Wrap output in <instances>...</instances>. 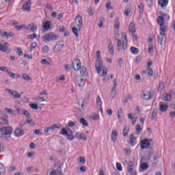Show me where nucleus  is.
<instances>
[{"label": "nucleus", "instance_id": "nucleus-1", "mask_svg": "<svg viewBox=\"0 0 175 175\" xmlns=\"http://www.w3.org/2000/svg\"><path fill=\"white\" fill-rule=\"evenodd\" d=\"M165 18L166 20H170V16L167 15V14H163L162 16H159L157 21L158 24L160 25V34L157 37V42L159 44H163V43H166V28H167V25L165 23Z\"/></svg>", "mask_w": 175, "mask_h": 175}, {"label": "nucleus", "instance_id": "nucleus-2", "mask_svg": "<svg viewBox=\"0 0 175 175\" xmlns=\"http://www.w3.org/2000/svg\"><path fill=\"white\" fill-rule=\"evenodd\" d=\"M95 67L97 73L100 74V72H103L101 74H100L101 77H104V76L107 75V68H106V67H103V62L102 61V59H100V51H98L96 53Z\"/></svg>", "mask_w": 175, "mask_h": 175}, {"label": "nucleus", "instance_id": "nucleus-3", "mask_svg": "<svg viewBox=\"0 0 175 175\" xmlns=\"http://www.w3.org/2000/svg\"><path fill=\"white\" fill-rule=\"evenodd\" d=\"M75 23L77 27H72V32L77 38H79V31H81L83 28V17L80 15L77 16L75 19Z\"/></svg>", "mask_w": 175, "mask_h": 175}, {"label": "nucleus", "instance_id": "nucleus-4", "mask_svg": "<svg viewBox=\"0 0 175 175\" xmlns=\"http://www.w3.org/2000/svg\"><path fill=\"white\" fill-rule=\"evenodd\" d=\"M59 36L54 33H46L45 36L42 37L43 42L47 43L49 42H51L53 40H58Z\"/></svg>", "mask_w": 175, "mask_h": 175}, {"label": "nucleus", "instance_id": "nucleus-5", "mask_svg": "<svg viewBox=\"0 0 175 175\" xmlns=\"http://www.w3.org/2000/svg\"><path fill=\"white\" fill-rule=\"evenodd\" d=\"M152 139H144L140 142L142 150H146V148H152Z\"/></svg>", "mask_w": 175, "mask_h": 175}, {"label": "nucleus", "instance_id": "nucleus-6", "mask_svg": "<svg viewBox=\"0 0 175 175\" xmlns=\"http://www.w3.org/2000/svg\"><path fill=\"white\" fill-rule=\"evenodd\" d=\"M0 133L3 136H10L13 133V128L11 126H3L0 128Z\"/></svg>", "mask_w": 175, "mask_h": 175}, {"label": "nucleus", "instance_id": "nucleus-7", "mask_svg": "<svg viewBox=\"0 0 175 175\" xmlns=\"http://www.w3.org/2000/svg\"><path fill=\"white\" fill-rule=\"evenodd\" d=\"M128 49V43H126V41L122 42L121 40H118L116 42V50L117 51H121V50H123L125 51Z\"/></svg>", "mask_w": 175, "mask_h": 175}, {"label": "nucleus", "instance_id": "nucleus-8", "mask_svg": "<svg viewBox=\"0 0 175 175\" xmlns=\"http://www.w3.org/2000/svg\"><path fill=\"white\" fill-rule=\"evenodd\" d=\"M16 111L20 116H25V117H27V118H31V113H29V111H28L27 109L16 107Z\"/></svg>", "mask_w": 175, "mask_h": 175}, {"label": "nucleus", "instance_id": "nucleus-9", "mask_svg": "<svg viewBox=\"0 0 175 175\" xmlns=\"http://www.w3.org/2000/svg\"><path fill=\"white\" fill-rule=\"evenodd\" d=\"M64 40L59 41L53 47V53H59L64 47Z\"/></svg>", "mask_w": 175, "mask_h": 175}, {"label": "nucleus", "instance_id": "nucleus-10", "mask_svg": "<svg viewBox=\"0 0 175 175\" xmlns=\"http://www.w3.org/2000/svg\"><path fill=\"white\" fill-rule=\"evenodd\" d=\"M75 84L77 87H84L85 82L81 77H76L75 78Z\"/></svg>", "mask_w": 175, "mask_h": 175}, {"label": "nucleus", "instance_id": "nucleus-11", "mask_svg": "<svg viewBox=\"0 0 175 175\" xmlns=\"http://www.w3.org/2000/svg\"><path fill=\"white\" fill-rule=\"evenodd\" d=\"M6 92H8L10 95H12L13 96L14 99H20L21 98V94L17 93V91L10 90V89H5Z\"/></svg>", "mask_w": 175, "mask_h": 175}, {"label": "nucleus", "instance_id": "nucleus-12", "mask_svg": "<svg viewBox=\"0 0 175 175\" xmlns=\"http://www.w3.org/2000/svg\"><path fill=\"white\" fill-rule=\"evenodd\" d=\"M0 33L2 38H5V39H9V38H13L14 36V33L12 31H5L3 29H0Z\"/></svg>", "mask_w": 175, "mask_h": 175}, {"label": "nucleus", "instance_id": "nucleus-13", "mask_svg": "<svg viewBox=\"0 0 175 175\" xmlns=\"http://www.w3.org/2000/svg\"><path fill=\"white\" fill-rule=\"evenodd\" d=\"M81 67V62H80V59H75L72 62V68L76 72H78V70H80V68Z\"/></svg>", "mask_w": 175, "mask_h": 175}, {"label": "nucleus", "instance_id": "nucleus-14", "mask_svg": "<svg viewBox=\"0 0 175 175\" xmlns=\"http://www.w3.org/2000/svg\"><path fill=\"white\" fill-rule=\"evenodd\" d=\"M142 99H145V100H150V99L152 98V94H151V92L145 90L142 93Z\"/></svg>", "mask_w": 175, "mask_h": 175}, {"label": "nucleus", "instance_id": "nucleus-15", "mask_svg": "<svg viewBox=\"0 0 175 175\" xmlns=\"http://www.w3.org/2000/svg\"><path fill=\"white\" fill-rule=\"evenodd\" d=\"M136 143V137L133 134L131 135L130 139L129 142V146H130V147H133L134 146H135Z\"/></svg>", "mask_w": 175, "mask_h": 175}, {"label": "nucleus", "instance_id": "nucleus-16", "mask_svg": "<svg viewBox=\"0 0 175 175\" xmlns=\"http://www.w3.org/2000/svg\"><path fill=\"white\" fill-rule=\"evenodd\" d=\"M8 118H9L8 114H4L3 116L0 117V121H1L3 125H9V120Z\"/></svg>", "mask_w": 175, "mask_h": 175}, {"label": "nucleus", "instance_id": "nucleus-17", "mask_svg": "<svg viewBox=\"0 0 175 175\" xmlns=\"http://www.w3.org/2000/svg\"><path fill=\"white\" fill-rule=\"evenodd\" d=\"M23 10L25 12H29V10H31V0H29L23 4Z\"/></svg>", "mask_w": 175, "mask_h": 175}, {"label": "nucleus", "instance_id": "nucleus-18", "mask_svg": "<svg viewBox=\"0 0 175 175\" xmlns=\"http://www.w3.org/2000/svg\"><path fill=\"white\" fill-rule=\"evenodd\" d=\"M25 29H27V31H31V32H35L36 29H38V27L35 23H31L29 24L27 27L25 28Z\"/></svg>", "mask_w": 175, "mask_h": 175}, {"label": "nucleus", "instance_id": "nucleus-19", "mask_svg": "<svg viewBox=\"0 0 175 175\" xmlns=\"http://www.w3.org/2000/svg\"><path fill=\"white\" fill-rule=\"evenodd\" d=\"M175 95V90H172L170 92V93L169 94H166L164 98H163V100L165 101H169V100H172V96Z\"/></svg>", "mask_w": 175, "mask_h": 175}, {"label": "nucleus", "instance_id": "nucleus-20", "mask_svg": "<svg viewBox=\"0 0 175 175\" xmlns=\"http://www.w3.org/2000/svg\"><path fill=\"white\" fill-rule=\"evenodd\" d=\"M135 23L132 22L129 24V31L131 33H132V35H133V33H135V32H136V29L135 28Z\"/></svg>", "mask_w": 175, "mask_h": 175}, {"label": "nucleus", "instance_id": "nucleus-21", "mask_svg": "<svg viewBox=\"0 0 175 175\" xmlns=\"http://www.w3.org/2000/svg\"><path fill=\"white\" fill-rule=\"evenodd\" d=\"M14 135L16 137H20L24 135V131L21 130L20 128H17L14 131Z\"/></svg>", "mask_w": 175, "mask_h": 175}, {"label": "nucleus", "instance_id": "nucleus-22", "mask_svg": "<svg viewBox=\"0 0 175 175\" xmlns=\"http://www.w3.org/2000/svg\"><path fill=\"white\" fill-rule=\"evenodd\" d=\"M117 93V79L113 80V87L111 92V95H116Z\"/></svg>", "mask_w": 175, "mask_h": 175}, {"label": "nucleus", "instance_id": "nucleus-23", "mask_svg": "<svg viewBox=\"0 0 175 175\" xmlns=\"http://www.w3.org/2000/svg\"><path fill=\"white\" fill-rule=\"evenodd\" d=\"M122 117H124L123 111L122 109L120 108L118 110V118L120 122H122Z\"/></svg>", "mask_w": 175, "mask_h": 175}, {"label": "nucleus", "instance_id": "nucleus-24", "mask_svg": "<svg viewBox=\"0 0 175 175\" xmlns=\"http://www.w3.org/2000/svg\"><path fill=\"white\" fill-rule=\"evenodd\" d=\"M157 114H158V109H154L152 110V113L151 114V118H150V119L152 121H157Z\"/></svg>", "mask_w": 175, "mask_h": 175}, {"label": "nucleus", "instance_id": "nucleus-25", "mask_svg": "<svg viewBox=\"0 0 175 175\" xmlns=\"http://www.w3.org/2000/svg\"><path fill=\"white\" fill-rule=\"evenodd\" d=\"M167 3H169V0H160L159 1V5L161 8H166L167 6Z\"/></svg>", "mask_w": 175, "mask_h": 175}, {"label": "nucleus", "instance_id": "nucleus-26", "mask_svg": "<svg viewBox=\"0 0 175 175\" xmlns=\"http://www.w3.org/2000/svg\"><path fill=\"white\" fill-rule=\"evenodd\" d=\"M117 137H118V133L114 130L112 131L111 139L113 142H117Z\"/></svg>", "mask_w": 175, "mask_h": 175}, {"label": "nucleus", "instance_id": "nucleus-27", "mask_svg": "<svg viewBox=\"0 0 175 175\" xmlns=\"http://www.w3.org/2000/svg\"><path fill=\"white\" fill-rule=\"evenodd\" d=\"M76 137H77V139H79V140H87V136H85L84 134L83 133H76L75 134Z\"/></svg>", "mask_w": 175, "mask_h": 175}, {"label": "nucleus", "instance_id": "nucleus-28", "mask_svg": "<svg viewBox=\"0 0 175 175\" xmlns=\"http://www.w3.org/2000/svg\"><path fill=\"white\" fill-rule=\"evenodd\" d=\"M129 169H128V172L129 173H130V174L131 175H136V172H133V163H132V161H129Z\"/></svg>", "mask_w": 175, "mask_h": 175}, {"label": "nucleus", "instance_id": "nucleus-29", "mask_svg": "<svg viewBox=\"0 0 175 175\" xmlns=\"http://www.w3.org/2000/svg\"><path fill=\"white\" fill-rule=\"evenodd\" d=\"M108 50L110 54H114V46H113V42L111 41H109L108 43Z\"/></svg>", "mask_w": 175, "mask_h": 175}, {"label": "nucleus", "instance_id": "nucleus-30", "mask_svg": "<svg viewBox=\"0 0 175 175\" xmlns=\"http://www.w3.org/2000/svg\"><path fill=\"white\" fill-rule=\"evenodd\" d=\"M8 42L4 43V44H0V51L6 53L8 51Z\"/></svg>", "mask_w": 175, "mask_h": 175}, {"label": "nucleus", "instance_id": "nucleus-31", "mask_svg": "<svg viewBox=\"0 0 175 175\" xmlns=\"http://www.w3.org/2000/svg\"><path fill=\"white\" fill-rule=\"evenodd\" d=\"M7 73L11 79H18V77H20V75L14 74V73L12 72V71H10V70L8 71Z\"/></svg>", "mask_w": 175, "mask_h": 175}, {"label": "nucleus", "instance_id": "nucleus-32", "mask_svg": "<svg viewBox=\"0 0 175 175\" xmlns=\"http://www.w3.org/2000/svg\"><path fill=\"white\" fill-rule=\"evenodd\" d=\"M79 72L81 76H85L87 75V68L84 66H82L79 68Z\"/></svg>", "mask_w": 175, "mask_h": 175}, {"label": "nucleus", "instance_id": "nucleus-33", "mask_svg": "<svg viewBox=\"0 0 175 175\" xmlns=\"http://www.w3.org/2000/svg\"><path fill=\"white\" fill-rule=\"evenodd\" d=\"M43 28L45 29V31H49V29L51 28V23H50V21H46L44 23Z\"/></svg>", "mask_w": 175, "mask_h": 175}, {"label": "nucleus", "instance_id": "nucleus-34", "mask_svg": "<svg viewBox=\"0 0 175 175\" xmlns=\"http://www.w3.org/2000/svg\"><path fill=\"white\" fill-rule=\"evenodd\" d=\"M116 31H120V19L118 18L115 19Z\"/></svg>", "mask_w": 175, "mask_h": 175}, {"label": "nucleus", "instance_id": "nucleus-35", "mask_svg": "<svg viewBox=\"0 0 175 175\" xmlns=\"http://www.w3.org/2000/svg\"><path fill=\"white\" fill-rule=\"evenodd\" d=\"M130 51L131 53H132V54H139V49L134 47V46H131L130 48Z\"/></svg>", "mask_w": 175, "mask_h": 175}, {"label": "nucleus", "instance_id": "nucleus-36", "mask_svg": "<svg viewBox=\"0 0 175 175\" xmlns=\"http://www.w3.org/2000/svg\"><path fill=\"white\" fill-rule=\"evenodd\" d=\"M96 102L97 107L102 106L103 103H102V98H100V96H96Z\"/></svg>", "mask_w": 175, "mask_h": 175}, {"label": "nucleus", "instance_id": "nucleus-37", "mask_svg": "<svg viewBox=\"0 0 175 175\" xmlns=\"http://www.w3.org/2000/svg\"><path fill=\"white\" fill-rule=\"evenodd\" d=\"M129 133V128L128 126H124V128L123 129V136L124 137H126L128 136V133Z\"/></svg>", "mask_w": 175, "mask_h": 175}, {"label": "nucleus", "instance_id": "nucleus-38", "mask_svg": "<svg viewBox=\"0 0 175 175\" xmlns=\"http://www.w3.org/2000/svg\"><path fill=\"white\" fill-rule=\"evenodd\" d=\"M79 122H80V124L83 125V126H88V123L87 122V120H85V119H84V118H80Z\"/></svg>", "mask_w": 175, "mask_h": 175}, {"label": "nucleus", "instance_id": "nucleus-39", "mask_svg": "<svg viewBox=\"0 0 175 175\" xmlns=\"http://www.w3.org/2000/svg\"><path fill=\"white\" fill-rule=\"evenodd\" d=\"M168 107H169L167 106V105H163V104L160 105V111L165 112L167 110Z\"/></svg>", "mask_w": 175, "mask_h": 175}, {"label": "nucleus", "instance_id": "nucleus-40", "mask_svg": "<svg viewBox=\"0 0 175 175\" xmlns=\"http://www.w3.org/2000/svg\"><path fill=\"white\" fill-rule=\"evenodd\" d=\"M5 173H6V169H5L3 164L0 163V175L5 174Z\"/></svg>", "mask_w": 175, "mask_h": 175}, {"label": "nucleus", "instance_id": "nucleus-41", "mask_svg": "<svg viewBox=\"0 0 175 175\" xmlns=\"http://www.w3.org/2000/svg\"><path fill=\"white\" fill-rule=\"evenodd\" d=\"M22 78L23 79V80H25V81H30V80H31V77H29L26 73L23 74Z\"/></svg>", "mask_w": 175, "mask_h": 175}, {"label": "nucleus", "instance_id": "nucleus-42", "mask_svg": "<svg viewBox=\"0 0 175 175\" xmlns=\"http://www.w3.org/2000/svg\"><path fill=\"white\" fill-rule=\"evenodd\" d=\"M49 132H53L55 129H59L61 126H57V124H53L51 126H49Z\"/></svg>", "mask_w": 175, "mask_h": 175}, {"label": "nucleus", "instance_id": "nucleus-43", "mask_svg": "<svg viewBox=\"0 0 175 175\" xmlns=\"http://www.w3.org/2000/svg\"><path fill=\"white\" fill-rule=\"evenodd\" d=\"M103 23H105V18L100 17L99 18V23H98L99 28H102L103 27Z\"/></svg>", "mask_w": 175, "mask_h": 175}, {"label": "nucleus", "instance_id": "nucleus-44", "mask_svg": "<svg viewBox=\"0 0 175 175\" xmlns=\"http://www.w3.org/2000/svg\"><path fill=\"white\" fill-rule=\"evenodd\" d=\"M148 167H149V165L147 163H143L140 165V167L142 170H147V169H148Z\"/></svg>", "mask_w": 175, "mask_h": 175}, {"label": "nucleus", "instance_id": "nucleus-45", "mask_svg": "<svg viewBox=\"0 0 175 175\" xmlns=\"http://www.w3.org/2000/svg\"><path fill=\"white\" fill-rule=\"evenodd\" d=\"M114 38L117 42L120 40V39H118V38H120V30H115Z\"/></svg>", "mask_w": 175, "mask_h": 175}, {"label": "nucleus", "instance_id": "nucleus-46", "mask_svg": "<svg viewBox=\"0 0 175 175\" xmlns=\"http://www.w3.org/2000/svg\"><path fill=\"white\" fill-rule=\"evenodd\" d=\"M5 110L6 113H8V114H12L14 116H16V113H14V110H13L12 109H8L5 107Z\"/></svg>", "mask_w": 175, "mask_h": 175}, {"label": "nucleus", "instance_id": "nucleus-47", "mask_svg": "<svg viewBox=\"0 0 175 175\" xmlns=\"http://www.w3.org/2000/svg\"><path fill=\"white\" fill-rule=\"evenodd\" d=\"M42 53H44V54H47V53H49V51H50V48H49L48 46H44L42 49Z\"/></svg>", "mask_w": 175, "mask_h": 175}, {"label": "nucleus", "instance_id": "nucleus-48", "mask_svg": "<svg viewBox=\"0 0 175 175\" xmlns=\"http://www.w3.org/2000/svg\"><path fill=\"white\" fill-rule=\"evenodd\" d=\"M135 129L137 131V135H139V133H142V127L140 124H137L135 126Z\"/></svg>", "mask_w": 175, "mask_h": 175}, {"label": "nucleus", "instance_id": "nucleus-49", "mask_svg": "<svg viewBox=\"0 0 175 175\" xmlns=\"http://www.w3.org/2000/svg\"><path fill=\"white\" fill-rule=\"evenodd\" d=\"M148 8H152L154 5V0H146Z\"/></svg>", "mask_w": 175, "mask_h": 175}, {"label": "nucleus", "instance_id": "nucleus-50", "mask_svg": "<svg viewBox=\"0 0 175 175\" xmlns=\"http://www.w3.org/2000/svg\"><path fill=\"white\" fill-rule=\"evenodd\" d=\"M159 90H161V91H163V90H165V83H163V82H160V83H159Z\"/></svg>", "mask_w": 175, "mask_h": 175}, {"label": "nucleus", "instance_id": "nucleus-51", "mask_svg": "<svg viewBox=\"0 0 175 175\" xmlns=\"http://www.w3.org/2000/svg\"><path fill=\"white\" fill-rule=\"evenodd\" d=\"M42 65H50V62L47 61L46 59H43L41 60Z\"/></svg>", "mask_w": 175, "mask_h": 175}, {"label": "nucleus", "instance_id": "nucleus-52", "mask_svg": "<svg viewBox=\"0 0 175 175\" xmlns=\"http://www.w3.org/2000/svg\"><path fill=\"white\" fill-rule=\"evenodd\" d=\"M132 100V96L128 95L126 99L124 100V103H128L129 102H131Z\"/></svg>", "mask_w": 175, "mask_h": 175}, {"label": "nucleus", "instance_id": "nucleus-53", "mask_svg": "<svg viewBox=\"0 0 175 175\" xmlns=\"http://www.w3.org/2000/svg\"><path fill=\"white\" fill-rule=\"evenodd\" d=\"M30 107L33 109V110H38V109H39V106H38L37 104H31Z\"/></svg>", "mask_w": 175, "mask_h": 175}, {"label": "nucleus", "instance_id": "nucleus-54", "mask_svg": "<svg viewBox=\"0 0 175 175\" xmlns=\"http://www.w3.org/2000/svg\"><path fill=\"white\" fill-rule=\"evenodd\" d=\"M36 36H37L36 33L30 34L27 36V39H31V40L36 39Z\"/></svg>", "mask_w": 175, "mask_h": 175}, {"label": "nucleus", "instance_id": "nucleus-55", "mask_svg": "<svg viewBox=\"0 0 175 175\" xmlns=\"http://www.w3.org/2000/svg\"><path fill=\"white\" fill-rule=\"evenodd\" d=\"M116 167L118 172H122V166L121 165V163H116Z\"/></svg>", "mask_w": 175, "mask_h": 175}, {"label": "nucleus", "instance_id": "nucleus-56", "mask_svg": "<svg viewBox=\"0 0 175 175\" xmlns=\"http://www.w3.org/2000/svg\"><path fill=\"white\" fill-rule=\"evenodd\" d=\"M148 76H152L154 75V70H152V68H148Z\"/></svg>", "mask_w": 175, "mask_h": 175}, {"label": "nucleus", "instance_id": "nucleus-57", "mask_svg": "<svg viewBox=\"0 0 175 175\" xmlns=\"http://www.w3.org/2000/svg\"><path fill=\"white\" fill-rule=\"evenodd\" d=\"M88 13L89 16H94V9H92V8H90L88 10Z\"/></svg>", "mask_w": 175, "mask_h": 175}, {"label": "nucleus", "instance_id": "nucleus-58", "mask_svg": "<svg viewBox=\"0 0 175 175\" xmlns=\"http://www.w3.org/2000/svg\"><path fill=\"white\" fill-rule=\"evenodd\" d=\"M0 70H1V72H6L7 73H8V72H9V69H8V68L5 67V66H1V67H0Z\"/></svg>", "mask_w": 175, "mask_h": 175}, {"label": "nucleus", "instance_id": "nucleus-59", "mask_svg": "<svg viewBox=\"0 0 175 175\" xmlns=\"http://www.w3.org/2000/svg\"><path fill=\"white\" fill-rule=\"evenodd\" d=\"M16 53H17V54H18L20 57H21V55H23V54H24V52H23V51H21V48H18Z\"/></svg>", "mask_w": 175, "mask_h": 175}, {"label": "nucleus", "instance_id": "nucleus-60", "mask_svg": "<svg viewBox=\"0 0 175 175\" xmlns=\"http://www.w3.org/2000/svg\"><path fill=\"white\" fill-rule=\"evenodd\" d=\"M61 133L64 136H68V131H66L65 129H62V133Z\"/></svg>", "mask_w": 175, "mask_h": 175}, {"label": "nucleus", "instance_id": "nucleus-61", "mask_svg": "<svg viewBox=\"0 0 175 175\" xmlns=\"http://www.w3.org/2000/svg\"><path fill=\"white\" fill-rule=\"evenodd\" d=\"M122 36L124 38V40H122V42H125L126 41V43H128V38H126V33L123 32L122 33Z\"/></svg>", "mask_w": 175, "mask_h": 175}, {"label": "nucleus", "instance_id": "nucleus-62", "mask_svg": "<svg viewBox=\"0 0 175 175\" xmlns=\"http://www.w3.org/2000/svg\"><path fill=\"white\" fill-rule=\"evenodd\" d=\"M37 44L36 42H32L30 46V51H32L35 47H36Z\"/></svg>", "mask_w": 175, "mask_h": 175}, {"label": "nucleus", "instance_id": "nucleus-63", "mask_svg": "<svg viewBox=\"0 0 175 175\" xmlns=\"http://www.w3.org/2000/svg\"><path fill=\"white\" fill-rule=\"evenodd\" d=\"M27 124H29V125H31L32 126H33V125H35V122H33L32 120H27L26 121Z\"/></svg>", "mask_w": 175, "mask_h": 175}, {"label": "nucleus", "instance_id": "nucleus-64", "mask_svg": "<svg viewBox=\"0 0 175 175\" xmlns=\"http://www.w3.org/2000/svg\"><path fill=\"white\" fill-rule=\"evenodd\" d=\"M144 7V5H143V3H141V5H138V8L139 9V12L141 14H143V8Z\"/></svg>", "mask_w": 175, "mask_h": 175}]
</instances>
